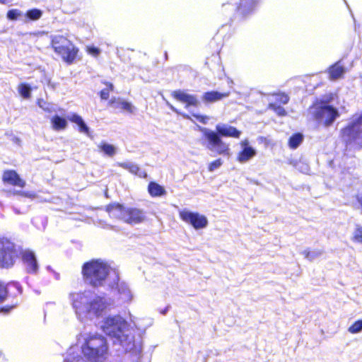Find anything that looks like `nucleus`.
Returning a JSON list of instances; mask_svg holds the SVG:
<instances>
[{"instance_id": "f257e3e1", "label": "nucleus", "mask_w": 362, "mask_h": 362, "mask_svg": "<svg viewBox=\"0 0 362 362\" xmlns=\"http://www.w3.org/2000/svg\"><path fill=\"white\" fill-rule=\"evenodd\" d=\"M69 299L81 320L100 316L110 305L105 298L96 296L90 291L71 293Z\"/></svg>"}, {"instance_id": "f03ea898", "label": "nucleus", "mask_w": 362, "mask_h": 362, "mask_svg": "<svg viewBox=\"0 0 362 362\" xmlns=\"http://www.w3.org/2000/svg\"><path fill=\"white\" fill-rule=\"evenodd\" d=\"M77 342L78 345L72 346V347H76L74 354L71 355L72 357L76 358L74 362H86L78 354V345L83 356L90 361L102 362L107 357L108 346L107 341L101 335L81 333L78 337Z\"/></svg>"}, {"instance_id": "7ed1b4c3", "label": "nucleus", "mask_w": 362, "mask_h": 362, "mask_svg": "<svg viewBox=\"0 0 362 362\" xmlns=\"http://www.w3.org/2000/svg\"><path fill=\"white\" fill-rule=\"evenodd\" d=\"M216 132L207 128L200 129L205 139L204 145L206 148L216 154L229 156V145L225 143L219 135L238 139L241 135V132L235 127L226 124H218L216 127Z\"/></svg>"}, {"instance_id": "20e7f679", "label": "nucleus", "mask_w": 362, "mask_h": 362, "mask_svg": "<svg viewBox=\"0 0 362 362\" xmlns=\"http://www.w3.org/2000/svg\"><path fill=\"white\" fill-rule=\"evenodd\" d=\"M107 335L116 338L126 351H132L134 347V337L130 334L127 322L119 315L106 317L100 325Z\"/></svg>"}, {"instance_id": "39448f33", "label": "nucleus", "mask_w": 362, "mask_h": 362, "mask_svg": "<svg viewBox=\"0 0 362 362\" xmlns=\"http://www.w3.org/2000/svg\"><path fill=\"white\" fill-rule=\"evenodd\" d=\"M110 271V266L101 260H93L83 267L86 282L94 287L103 286Z\"/></svg>"}, {"instance_id": "423d86ee", "label": "nucleus", "mask_w": 362, "mask_h": 362, "mask_svg": "<svg viewBox=\"0 0 362 362\" xmlns=\"http://www.w3.org/2000/svg\"><path fill=\"white\" fill-rule=\"evenodd\" d=\"M341 138L347 150H358L362 147V117H358L341 130Z\"/></svg>"}, {"instance_id": "0eeeda50", "label": "nucleus", "mask_w": 362, "mask_h": 362, "mask_svg": "<svg viewBox=\"0 0 362 362\" xmlns=\"http://www.w3.org/2000/svg\"><path fill=\"white\" fill-rule=\"evenodd\" d=\"M51 44L54 52L64 62L71 64L76 59L78 49L64 36L60 35L52 36Z\"/></svg>"}, {"instance_id": "6e6552de", "label": "nucleus", "mask_w": 362, "mask_h": 362, "mask_svg": "<svg viewBox=\"0 0 362 362\" xmlns=\"http://www.w3.org/2000/svg\"><path fill=\"white\" fill-rule=\"evenodd\" d=\"M309 114L321 124L331 125L339 116L337 110L332 106L317 103L309 109Z\"/></svg>"}, {"instance_id": "1a4fd4ad", "label": "nucleus", "mask_w": 362, "mask_h": 362, "mask_svg": "<svg viewBox=\"0 0 362 362\" xmlns=\"http://www.w3.org/2000/svg\"><path fill=\"white\" fill-rule=\"evenodd\" d=\"M16 257L13 243L7 239H0V267L12 266Z\"/></svg>"}, {"instance_id": "9d476101", "label": "nucleus", "mask_w": 362, "mask_h": 362, "mask_svg": "<svg viewBox=\"0 0 362 362\" xmlns=\"http://www.w3.org/2000/svg\"><path fill=\"white\" fill-rule=\"evenodd\" d=\"M179 216L184 222L191 225L195 230L203 229L208 226L207 218L198 212L184 209L179 211Z\"/></svg>"}, {"instance_id": "9b49d317", "label": "nucleus", "mask_w": 362, "mask_h": 362, "mask_svg": "<svg viewBox=\"0 0 362 362\" xmlns=\"http://www.w3.org/2000/svg\"><path fill=\"white\" fill-rule=\"evenodd\" d=\"M240 151L237 156V160L240 163H245L252 160L257 155V151L250 145L249 140L245 139L240 142Z\"/></svg>"}, {"instance_id": "f8f14e48", "label": "nucleus", "mask_w": 362, "mask_h": 362, "mask_svg": "<svg viewBox=\"0 0 362 362\" xmlns=\"http://www.w3.org/2000/svg\"><path fill=\"white\" fill-rule=\"evenodd\" d=\"M172 96L177 100L185 104L187 108L191 106L197 107L199 105V101L196 95L189 94L183 90L173 91Z\"/></svg>"}, {"instance_id": "ddd939ff", "label": "nucleus", "mask_w": 362, "mask_h": 362, "mask_svg": "<svg viewBox=\"0 0 362 362\" xmlns=\"http://www.w3.org/2000/svg\"><path fill=\"white\" fill-rule=\"evenodd\" d=\"M3 181L11 185L24 187L25 181L22 180L14 170H6L3 174Z\"/></svg>"}, {"instance_id": "4468645a", "label": "nucleus", "mask_w": 362, "mask_h": 362, "mask_svg": "<svg viewBox=\"0 0 362 362\" xmlns=\"http://www.w3.org/2000/svg\"><path fill=\"white\" fill-rule=\"evenodd\" d=\"M22 258L26 266L28 272H36L38 269L35 254L30 250H25L22 252Z\"/></svg>"}, {"instance_id": "2eb2a0df", "label": "nucleus", "mask_w": 362, "mask_h": 362, "mask_svg": "<svg viewBox=\"0 0 362 362\" xmlns=\"http://www.w3.org/2000/svg\"><path fill=\"white\" fill-rule=\"evenodd\" d=\"M144 212L138 209H127L124 221L128 223H138L144 221Z\"/></svg>"}, {"instance_id": "dca6fc26", "label": "nucleus", "mask_w": 362, "mask_h": 362, "mask_svg": "<svg viewBox=\"0 0 362 362\" xmlns=\"http://www.w3.org/2000/svg\"><path fill=\"white\" fill-rule=\"evenodd\" d=\"M110 105L114 108L126 111L129 113H134L136 107L129 102L121 98H113L110 101Z\"/></svg>"}, {"instance_id": "f3484780", "label": "nucleus", "mask_w": 362, "mask_h": 362, "mask_svg": "<svg viewBox=\"0 0 362 362\" xmlns=\"http://www.w3.org/2000/svg\"><path fill=\"white\" fill-rule=\"evenodd\" d=\"M117 289L119 299L123 303H129L133 298V295L127 284L124 282H118Z\"/></svg>"}, {"instance_id": "a211bd4d", "label": "nucleus", "mask_w": 362, "mask_h": 362, "mask_svg": "<svg viewBox=\"0 0 362 362\" xmlns=\"http://www.w3.org/2000/svg\"><path fill=\"white\" fill-rule=\"evenodd\" d=\"M230 95L229 92L220 93L218 91H209L204 93L202 99L204 103H215L227 98Z\"/></svg>"}, {"instance_id": "6ab92c4d", "label": "nucleus", "mask_w": 362, "mask_h": 362, "mask_svg": "<svg viewBox=\"0 0 362 362\" xmlns=\"http://www.w3.org/2000/svg\"><path fill=\"white\" fill-rule=\"evenodd\" d=\"M107 211L111 217L122 219L124 221L127 209L122 205L118 204L110 205L107 207Z\"/></svg>"}, {"instance_id": "aec40b11", "label": "nucleus", "mask_w": 362, "mask_h": 362, "mask_svg": "<svg viewBox=\"0 0 362 362\" xmlns=\"http://www.w3.org/2000/svg\"><path fill=\"white\" fill-rule=\"evenodd\" d=\"M50 125L54 131L59 132L66 129L68 122L65 118L55 115L50 118Z\"/></svg>"}, {"instance_id": "412c9836", "label": "nucleus", "mask_w": 362, "mask_h": 362, "mask_svg": "<svg viewBox=\"0 0 362 362\" xmlns=\"http://www.w3.org/2000/svg\"><path fill=\"white\" fill-rule=\"evenodd\" d=\"M69 119L75 123L78 127V130L81 133L89 135V128L84 122L83 119L78 115L74 113L69 117Z\"/></svg>"}, {"instance_id": "4be33fe9", "label": "nucleus", "mask_w": 362, "mask_h": 362, "mask_svg": "<svg viewBox=\"0 0 362 362\" xmlns=\"http://www.w3.org/2000/svg\"><path fill=\"white\" fill-rule=\"evenodd\" d=\"M328 73L331 80H336L343 76L345 73V69L344 66L340 65L339 62H338L329 67Z\"/></svg>"}, {"instance_id": "5701e85b", "label": "nucleus", "mask_w": 362, "mask_h": 362, "mask_svg": "<svg viewBox=\"0 0 362 362\" xmlns=\"http://www.w3.org/2000/svg\"><path fill=\"white\" fill-rule=\"evenodd\" d=\"M148 191L151 197H161L166 194L165 188L154 182L148 184Z\"/></svg>"}, {"instance_id": "b1692460", "label": "nucleus", "mask_w": 362, "mask_h": 362, "mask_svg": "<svg viewBox=\"0 0 362 362\" xmlns=\"http://www.w3.org/2000/svg\"><path fill=\"white\" fill-rule=\"evenodd\" d=\"M98 147L100 152L110 157L115 156L117 153V147L106 142H101Z\"/></svg>"}, {"instance_id": "393cba45", "label": "nucleus", "mask_w": 362, "mask_h": 362, "mask_svg": "<svg viewBox=\"0 0 362 362\" xmlns=\"http://www.w3.org/2000/svg\"><path fill=\"white\" fill-rule=\"evenodd\" d=\"M303 141V136L297 133L291 136L288 139V146L292 149L297 148Z\"/></svg>"}, {"instance_id": "a878e982", "label": "nucleus", "mask_w": 362, "mask_h": 362, "mask_svg": "<svg viewBox=\"0 0 362 362\" xmlns=\"http://www.w3.org/2000/svg\"><path fill=\"white\" fill-rule=\"evenodd\" d=\"M255 2L253 0H241L238 9L242 13H245L252 9Z\"/></svg>"}, {"instance_id": "bb28decb", "label": "nucleus", "mask_w": 362, "mask_h": 362, "mask_svg": "<svg viewBox=\"0 0 362 362\" xmlns=\"http://www.w3.org/2000/svg\"><path fill=\"white\" fill-rule=\"evenodd\" d=\"M23 16V11L17 8L10 9L6 13V18L10 21L20 20Z\"/></svg>"}, {"instance_id": "cd10ccee", "label": "nucleus", "mask_w": 362, "mask_h": 362, "mask_svg": "<svg viewBox=\"0 0 362 362\" xmlns=\"http://www.w3.org/2000/svg\"><path fill=\"white\" fill-rule=\"evenodd\" d=\"M20 95L25 99H28L31 96V88L25 83H21L18 87Z\"/></svg>"}, {"instance_id": "c85d7f7f", "label": "nucleus", "mask_w": 362, "mask_h": 362, "mask_svg": "<svg viewBox=\"0 0 362 362\" xmlns=\"http://www.w3.org/2000/svg\"><path fill=\"white\" fill-rule=\"evenodd\" d=\"M42 15V11L37 9V8L29 10L27 11V13L25 14L27 18H28L30 20H32V21H37V20L40 19L41 18Z\"/></svg>"}, {"instance_id": "c756f323", "label": "nucleus", "mask_w": 362, "mask_h": 362, "mask_svg": "<svg viewBox=\"0 0 362 362\" xmlns=\"http://www.w3.org/2000/svg\"><path fill=\"white\" fill-rule=\"evenodd\" d=\"M348 331L351 334H358L361 332L362 331V320L356 321L349 327Z\"/></svg>"}, {"instance_id": "7c9ffc66", "label": "nucleus", "mask_w": 362, "mask_h": 362, "mask_svg": "<svg viewBox=\"0 0 362 362\" xmlns=\"http://www.w3.org/2000/svg\"><path fill=\"white\" fill-rule=\"evenodd\" d=\"M37 105L40 108H42L43 110L46 111V112H50L52 111V105L50 104L47 103L43 99H38Z\"/></svg>"}, {"instance_id": "2f4dec72", "label": "nucleus", "mask_w": 362, "mask_h": 362, "mask_svg": "<svg viewBox=\"0 0 362 362\" xmlns=\"http://www.w3.org/2000/svg\"><path fill=\"white\" fill-rule=\"evenodd\" d=\"M223 164V161L221 158L216 159L214 161L209 164V171L214 172V170L219 168Z\"/></svg>"}, {"instance_id": "473e14b6", "label": "nucleus", "mask_w": 362, "mask_h": 362, "mask_svg": "<svg viewBox=\"0 0 362 362\" xmlns=\"http://www.w3.org/2000/svg\"><path fill=\"white\" fill-rule=\"evenodd\" d=\"M113 89V85L112 83L107 84V88L103 89L100 91V98L103 100H107L110 95V91Z\"/></svg>"}, {"instance_id": "72a5a7b5", "label": "nucleus", "mask_w": 362, "mask_h": 362, "mask_svg": "<svg viewBox=\"0 0 362 362\" xmlns=\"http://www.w3.org/2000/svg\"><path fill=\"white\" fill-rule=\"evenodd\" d=\"M269 108L272 109L279 116H284L286 114V112L284 107L275 104H270Z\"/></svg>"}, {"instance_id": "f704fd0d", "label": "nucleus", "mask_w": 362, "mask_h": 362, "mask_svg": "<svg viewBox=\"0 0 362 362\" xmlns=\"http://www.w3.org/2000/svg\"><path fill=\"white\" fill-rule=\"evenodd\" d=\"M86 51L88 53L95 57H98L100 54V49L93 46H87Z\"/></svg>"}, {"instance_id": "c9c22d12", "label": "nucleus", "mask_w": 362, "mask_h": 362, "mask_svg": "<svg viewBox=\"0 0 362 362\" xmlns=\"http://www.w3.org/2000/svg\"><path fill=\"white\" fill-rule=\"evenodd\" d=\"M13 194L21 195L30 199H34L35 197V194L33 192L15 191Z\"/></svg>"}, {"instance_id": "e433bc0d", "label": "nucleus", "mask_w": 362, "mask_h": 362, "mask_svg": "<svg viewBox=\"0 0 362 362\" xmlns=\"http://www.w3.org/2000/svg\"><path fill=\"white\" fill-rule=\"evenodd\" d=\"M320 254L321 253L320 252H310L307 250L303 252V255H305V257L310 261L313 260L315 257L320 255Z\"/></svg>"}, {"instance_id": "4c0bfd02", "label": "nucleus", "mask_w": 362, "mask_h": 362, "mask_svg": "<svg viewBox=\"0 0 362 362\" xmlns=\"http://www.w3.org/2000/svg\"><path fill=\"white\" fill-rule=\"evenodd\" d=\"M76 349V347H71L69 349L64 362H74L76 358L72 357L71 355L74 354Z\"/></svg>"}, {"instance_id": "58836bf2", "label": "nucleus", "mask_w": 362, "mask_h": 362, "mask_svg": "<svg viewBox=\"0 0 362 362\" xmlns=\"http://www.w3.org/2000/svg\"><path fill=\"white\" fill-rule=\"evenodd\" d=\"M128 170L132 174L138 175L140 177L142 176V173L140 172L139 166L133 163L130 165L129 169Z\"/></svg>"}, {"instance_id": "ea45409f", "label": "nucleus", "mask_w": 362, "mask_h": 362, "mask_svg": "<svg viewBox=\"0 0 362 362\" xmlns=\"http://www.w3.org/2000/svg\"><path fill=\"white\" fill-rule=\"evenodd\" d=\"M354 240L362 243V228H357L354 232Z\"/></svg>"}, {"instance_id": "a19ab883", "label": "nucleus", "mask_w": 362, "mask_h": 362, "mask_svg": "<svg viewBox=\"0 0 362 362\" xmlns=\"http://www.w3.org/2000/svg\"><path fill=\"white\" fill-rule=\"evenodd\" d=\"M300 165L297 167V169L303 173H308L309 171V166L306 163L300 161Z\"/></svg>"}, {"instance_id": "79ce46f5", "label": "nucleus", "mask_w": 362, "mask_h": 362, "mask_svg": "<svg viewBox=\"0 0 362 362\" xmlns=\"http://www.w3.org/2000/svg\"><path fill=\"white\" fill-rule=\"evenodd\" d=\"M276 100L281 104H286L289 100V98L287 95L279 94L277 95Z\"/></svg>"}, {"instance_id": "37998d69", "label": "nucleus", "mask_w": 362, "mask_h": 362, "mask_svg": "<svg viewBox=\"0 0 362 362\" xmlns=\"http://www.w3.org/2000/svg\"><path fill=\"white\" fill-rule=\"evenodd\" d=\"M193 117H194L199 122H200L202 124H206L209 119V117L206 115H193Z\"/></svg>"}, {"instance_id": "c03bdc74", "label": "nucleus", "mask_w": 362, "mask_h": 362, "mask_svg": "<svg viewBox=\"0 0 362 362\" xmlns=\"http://www.w3.org/2000/svg\"><path fill=\"white\" fill-rule=\"evenodd\" d=\"M6 288L4 285L0 283V303L2 302L6 296Z\"/></svg>"}, {"instance_id": "a18cd8bd", "label": "nucleus", "mask_w": 362, "mask_h": 362, "mask_svg": "<svg viewBox=\"0 0 362 362\" xmlns=\"http://www.w3.org/2000/svg\"><path fill=\"white\" fill-rule=\"evenodd\" d=\"M132 163L131 162H127V163H118L117 165L126 170H129V167L130 165H132Z\"/></svg>"}, {"instance_id": "49530a36", "label": "nucleus", "mask_w": 362, "mask_h": 362, "mask_svg": "<svg viewBox=\"0 0 362 362\" xmlns=\"http://www.w3.org/2000/svg\"><path fill=\"white\" fill-rule=\"evenodd\" d=\"M300 160H291L289 161V164H290V165H293V167H295V168L297 169V167H298V165H300Z\"/></svg>"}, {"instance_id": "de8ad7c7", "label": "nucleus", "mask_w": 362, "mask_h": 362, "mask_svg": "<svg viewBox=\"0 0 362 362\" xmlns=\"http://www.w3.org/2000/svg\"><path fill=\"white\" fill-rule=\"evenodd\" d=\"M13 1V0H0V4L7 5L12 3Z\"/></svg>"}, {"instance_id": "09e8293b", "label": "nucleus", "mask_w": 362, "mask_h": 362, "mask_svg": "<svg viewBox=\"0 0 362 362\" xmlns=\"http://www.w3.org/2000/svg\"><path fill=\"white\" fill-rule=\"evenodd\" d=\"M182 117H183L184 118H186V119H189V118H190V117H189V115H187L182 114Z\"/></svg>"}, {"instance_id": "8fccbe9b", "label": "nucleus", "mask_w": 362, "mask_h": 362, "mask_svg": "<svg viewBox=\"0 0 362 362\" xmlns=\"http://www.w3.org/2000/svg\"><path fill=\"white\" fill-rule=\"evenodd\" d=\"M170 108H171L174 112H175L178 113V111H177L175 108H174L173 106H170Z\"/></svg>"}, {"instance_id": "3c124183", "label": "nucleus", "mask_w": 362, "mask_h": 362, "mask_svg": "<svg viewBox=\"0 0 362 362\" xmlns=\"http://www.w3.org/2000/svg\"><path fill=\"white\" fill-rule=\"evenodd\" d=\"M8 310H9L8 308H2L3 311H6L7 312V311H8Z\"/></svg>"}, {"instance_id": "603ef678", "label": "nucleus", "mask_w": 362, "mask_h": 362, "mask_svg": "<svg viewBox=\"0 0 362 362\" xmlns=\"http://www.w3.org/2000/svg\"><path fill=\"white\" fill-rule=\"evenodd\" d=\"M4 358L3 354L1 351L0 350V358Z\"/></svg>"}]
</instances>
